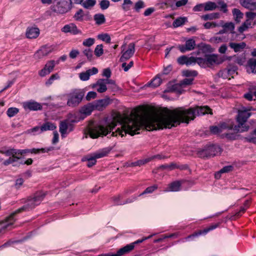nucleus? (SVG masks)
Returning a JSON list of instances; mask_svg holds the SVG:
<instances>
[{
	"label": "nucleus",
	"instance_id": "obj_47",
	"mask_svg": "<svg viewBox=\"0 0 256 256\" xmlns=\"http://www.w3.org/2000/svg\"><path fill=\"white\" fill-rule=\"evenodd\" d=\"M94 54L99 57L104 54L103 46L102 44H98L96 46L94 50Z\"/></svg>",
	"mask_w": 256,
	"mask_h": 256
},
{
	"label": "nucleus",
	"instance_id": "obj_51",
	"mask_svg": "<svg viewBox=\"0 0 256 256\" xmlns=\"http://www.w3.org/2000/svg\"><path fill=\"white\" fill-rule=\"evenodd\" d=\"M183 74L186 77H194L198 75V72L194 70H186L184 71Z\"/></svg>",
	"mask_w": 256,
	"mask_h": 256
},
{
	"label": "nucleus",
	"instance_id": "obj_37",
	"mask_svg": "<svg viewBox=\"0 0 256 256\" xmlns=\"http://www.w3.org/2000/svg\"><path fill=\"white\" fill-rule=\"evenodd\" d=\"M218 8L217 4L212 2H208L204 4V10L205 11L213 10Z\"/></svg>",
	"mask_w": 256,
	"mask_h": 256
},
{
	"label": "nucleus",
	"instance_id": "obj_19",
	"mask_svg": "<svg viewBox=\"0 0 256 256\" xmlns=\"http://www.w3.org/2000/svg\"><path fill=\"white\" fill-rule=\"evenodd\" d=\"M23 107L26 110H38L42 108L41 104L34 101L26 102L23 103Z\"/></svg>",
	"mask_w": 256,
	"mask_h": 256
},
{
	"label": "nucleus",
	"instance_id": "obj_14",
	"mask_svg": "<svg viewBox=\"0 0 256 256\" xmlns=\"http://www.w3.org/2000/svg\"><path fill=\"white\" fill-rule=\"evenodd\" d=\"M54 48L55 46L54 45L43 46L35 53L34 56L36 58H41L51 53Z\"/></svg>",
	"mask_w": 256,
	"mask_h": 256
},
{
	"label": "nucleus",
	"instance_id": "obj_40",
	"mask_svg": "<svg viewBox=\"0 0 256 256\" xmlns=\"http://www.w3.org/2000/svg\"><path fill=\"white\" fill-rule=\"evenodd\" d=\"M96 4V0H86L84 2H82V6L86 9L92 8Z\"/></svg>",
	"mask_w": 256,
	"mask_h": 256
},
{
	"label": "nucleus",
	"instance_id": "obj_15",
	"mask_svg": "<svg viewBox=\"0 0 256 256\" xmlns=\"http://www.w3.org/2000/svg\"><path fill=\"white\" fill-rule=\"evenodd\" d=\"M56 65L55 61L54 60L48 61L45 64L44 68L38 72V74L44 77L50 74L54 70Z\"/></svg>",
	"mask_w": 256,
	"mask_h": 256
},
{
	"label": "nucleus",
	"instance_id": "obj_27",
	"mask_svg": "<svg viewBox=\"0 0 256 256\" xmlns=\"http://www.w3.org/2000/svg\"><path fill=\"white\" fill-rule=\"evenodd\" d=\"M108 101L107 100L103 99L98 100L93 104L95 110H102L108 104Z\"/></svg>",
	"mask_w": 256,
	"mask_h": 256
},
{
	"label": "nucleus",
	"instance_id": "obj_23",
	"mask_svg": "<svg viewBox=\"0 0 256 256\" xmlns=\"http://www.w3.org/2000/svg\"><path fill=\"white\" fill-rule=\"evenodd\" d=\"M182 184L180 181H175L168 185V188L164 190V192H178L180 190Z\"/></svg>",
	"mask_w": 256,
	"mask_h": 256
},
{
	"label": "nucleus",
	"instance_id": "obj_28",
	"mask_svg": "<svg viewBox=\"0 0 256 256\" xmlns=\"http://www.w3.org/2000/svg\"><path fill=\"white\" fill-rule=\"evenodd\" d=\"M136 196H132L130 198H128L126 201L124 202H118L116 201V198H122V196L121 195H118L117 196H114L112 199L114 200V204L116 205H122L124 204H126L130 203L134 201L136 199Z\"/></svg>",
	"mask_w": 256,
	"mask_h": 256
},
{
	"label": "nucleus",
	"instance_id": "obj_20",
	"mask_svg": "<svg viewBox=\"0 0 256 256\" xmlns=\"http://www.w3.org/2000/svg\"><path fill=\"white\" fill-rule=\"evenodd\" d=\"M98 72V68L94 67L92 69L87 70L86 72L80 73L79 77L82 80L86 81L90 78V76L96 74Z\"/></svg>",
	"mask_w": 256,
	"mask_h": 256
},
{
	"label": "nucleus",
	"instance_id": "obj_46",
	"mask_svg": "<svg viewBox=\"0 0 256 256\" xmlns=\"http://www.w3.org/2000/svg\"><path fill=\"white\" fill-rule=\"evenodd\" d=\"M19 112V110L16 108H8L6 112L8 117L12 118L16 114Z\"/></svg>",
	"mask_w": 256,
	"mask_h": 256
},
{
	"label": "nucleus",
	"instance_id": "obj_53",
	"mask_svg": "<svg viewBox=\"0 0 256 256\" xmlns=\"http://www.w3.org/2000/svg\"><path fill=\"white\" fill-rule=\"evenodd\" d=\"M98 38L99 39L102 41L106 42L107 43H110V37L107 34H100L98 35Z\"/></svg>",
	"mask_w": 256,
	"mask_h": 256
},
{
	"label": "nucleus",
	"instance_id": "obj_4",
	"mask_svg": "<svg viewBox=\"0 0 256 256\" xmlns=\"http://www.w3.org/2000/svg\"><path fill=\"white\" fill-rule=\"evenodd\" d=\"M84 96L82 90L76 89L68 94L67 105L71 108H74L79 105Z\"/></svg>",
	"mask_w": 256,
	"mask_h": 256
},
{
	"label": "nucleus",
	"instance_id": "obj_10",
	"mask_svg": "<svg viewBox=\"0 0 256 256\" xmlns=\"http://www.w3.org/2000/svg\"><path fill=\"white\" fill-rule=\"evenodd\" d=\"M122 56L120 59L121 62H124L130 59L134 55L135 52V44L134 43H130L127 48H126V44H124L121 46Z\"/></svg>",
	"mask_w": 256,
	"mask_h": 256
},
{
	"label": "nucleus",
	"instance_id": "obj_18",
	"mask_svg": "<svg viewBox=\"0 0 256 256\" xmlns=\"http://www.w3.org/2000/svg\"><path fill=\"white\" fill-rule=\"evenodd\" d=\"M233 126H228L226 123H222L218 126H212L210 127V131L213 134H219L224 130H233Z\"/></svg>",
	"mask_w": 256,
	"mask_h": 256
},
{
	"label": "nucleus",
	"instance_id": "obj_30",
	"mask_svg": "<svg viewBox=\"0 0 256 256\" xmlns=\"http://www.w3.org/2000/svg\"><path fill=\"white\" fill-rule=\"evenodd\" d=\"M248 65L246 68L248 73L256 72V59L251 58L248 61Z\"/></svg>",
	"mask_w": 256,
	"mask_h": 256
},
{
	"label": "nucleus",
	"instance_id": "obj_55",
	"mask_svg": "<svg viewBox=\"0 0 256 256\" xmlns=\"http://www.w3.org/2000/svg\"><path fill=\"white\" fill-rule=\"evenodd\" d=\"M198 59H200V58H195L194 56H191L190 58L188 57L186 65L189 66L196 63L198 64Z\"/></svg>",
	"mask_w": 256,
	"mask_h": 256
},
{
	"label": "nucleus",
	"instance_id": "obj_59",
	"mask_svg": "<svg viewBox=\"0 0 256 256\" xmlns=\"http://www.w3.org/2000/svg\"><path fill=\"white\" fill-rule=\"evenodd\" d=\"M188 57L186 56H182L178 57L177 59V62L180 64H186Z\"/></svg>",
	"mask_w": 256,
	"mask_h": 256
},
{
	"label": "nucleus",
	"instance_id": "obj_54",
	"mask_svg": "<svg viewBox=\"0 0 256 256\" xmlns=\"http://www.w3.org/2000/svg\"><path fill=\"white\" fill-rule=\"evenodd\" d=\"M150 161V158H149L143 159V160H138L134 162L133 163V165L134 166H140Z\"/></svg>",
	"mask_w": 256,
	"mask_h": 256
},
{
	"label": "nucleus",
	"instance_id": "obj_36",
	"mask_svg": "<svg viewBox=\"0 0 256 256\" xmlns=\"http://www.w3.org/2000/svg\"><path fill=\"white\" fill-rule=\"evenodd\" d=\"M232 13L235 20L237 22H239L240 21V20L243 18V14L237 8H234L232 10Z\"/></svg>",
	"mask_w": 256,
	"mask_h": 256
},
{
	"label": "nucleus",
	"instance_id": "obj_5",
	"mask_svg": "<svg viewBox=\"0 0 256 256\" xmlns=\"http://www.w3.org/2000/svg\"><path fill=\"white\" fill-rule=\"evenodd\" d=\"M224 60L216 54H206L204 58H200L198 64L202 68H210L222 63Z\"/></svg>",
	"mask_w": 256,
	"mask_h": 256
},
{
	"label": "nucleus",
	"instance_id": "obj_63",
	"mask_svg": "<svg viewBox=\"0 0 256 256\" xmlns=\"http://www.w3.org/2000/svg\"><path fill=\"white\" fill-rule=\"evenodd\" d=\"M224 134L226 138L230 140H236V135L234 133L224 132Z\"/></svg>",
	"mask_w": 256,
	"mask_h": 256
},
{
	"label": "nucleus",
	"instance_id": "obj_9",
	"mask_svg": "<svg viewBox=\"0 0 256 256\" xmlns=\"http://www.w3.org/2000/svg\"><path fill=\"white\" fill-rule=\"evenodd\" d=\"M54 148L53 147H48L46 148H32V149H24V150H20V149H16L14 150H12L13 153L14 154H17V155H19L21 157L22 156H24L28 153L35 154H38L40 153H46L50 151L54 150Z\"/></svg>",
	"mask_w": 256,
	"mask_h": 256
},
{
	"label": "nucleus",
	"instance_id": "obj_64",
	"mask_svg": "<svg viewBox=\"0 0 256 256\" xmlns=\"http://www.w3.org/2000/svg\"><path fill=\"white\" fill-rule=\"evenodd\" d=\"M246 18L251 21L256 16V13L248 12L246 13Z\"/></svg>",
	"mask_w": 256,
	"mask_h": 256
},
{
	"label": "nucleus",
	"instance_id": "obj_61",
	"mask_svg": "<svg viewBox=\"0 0 256 256\" xmlns=\"http://www.w3.org/2000/svg\"><path fill=\"white\" fill-rule=\"evenodd\" d=\"M96 93L94 92H90L88 93L86 96V99L87 100H90L92 99L96 98Z\"/></svg>",
	"mask_w": 256,
	"mask_h": 256
},
{
	"label": "nucleus",
	"instance_id": "obj_35",
	"mask_svg": "<svg viewBox=\"0 0 256 256\" xmlns=\"http://www.w3.org/2000/svg\"><path fill=\"white\" fill-rule=\"evenodd\" d=\"M94 18V20L96 21V23L98 25H100L104 23L106 21L104 15L102 14H96Z\"/></svg>",
	"mask_w": 256,
	"mask_h": 256
},
{
	"label": "nucleus",
	"instance_id": "obj_44",
	"mask_svg": "<svg viewBox=\"0 0 256 256\" xmlns=\"http://www.w3.org/2000/svg\"><path fill=\"white\" fill-rule=\"evenodd\" d=\"M82 54L87 58V59L88 60L90 61L92 60L93 52L91 49L88 48L84 50Z\"/></svg>",
	"mask_w": 256,
	"mask_h": 256
},
{
	"label": "nucleus",
	"instance_id": "obj_45",
	"mask_svg": "<svg viewBox=\"0 0 256 256\" xmlns=\"http://www.w3.org/2000/svg\"><path fill=\"white\" fill-rule=\"evenodd\" d=\"M220 26L221 24H220V22L218 23L214 22H207L204 24V28L206 29H210L216 27H220Z\"/></svg>",
	"mask_w": 256,
	"mask_h": 256
},
{
	"label": "nucleus",
	"instance_id": "obj_42",
	"mask_svg": "<svg viewBox=\"0 0 256 256\" xmlns=\"http://www.w3.org/2000/svg\"><path fill=\"white\" fill-rule=\"evenodd\" d=\"M231 71L228 68L224 69L218 72V76L223 78L230 79L228 76H230V72Z\"/></svg>",
	"mask_w": 256,
	"mask_h": 256
},
{
	"label": "nucleus",
	"instance_id": "obj_52",
	"mask_svg": "<svg viewBox=\"0 0 256 256\" xmlns=\"http://www.w3.org/2000/svg\"><path fill=\"white\" fill-rule=\"evenodd\" d=\"M158 188L157 186L154 185L147 188L142 193L140 194L139 196H142L146 194H150L154 190Z\"/></svg>",
	"mask_w": 256,
	"mask_h": 256
},
{
	"label": "nucleus",
	"instance_id": "obj_6",
	"mask_svg": "<svg viewBox=\"0 0 256 256\" xmlns=\"http://www.w3.org/2000/svg\"><path fill=\"white\" fill-rule=\"evenodd\" d=\"M12 150H14V148H10L6 150H0V153L9 156L8 158L2 162V164L5 166L12 164L13 166L18 167L22 163L21 156L19 155L18 156L17 154H14V152L13 153Z\"/></svg>",
	"mask_w": 256,
	"mask_h": 256
},
{
	"label": "nucleus",
	"instance_id": "obj_56",
	"mask_svg": "<svg viewBox=\"0 0 256 256\" xmlns=\"http://www.w3.org/2000/svg\"><path fill=\"white\" fill-rule=\"evenodd\" d=\"M193 78H184L180 82V86L182 88H185L186 86H188L192 83Z\"/></svg>",
	"mask_w": 256,
	"mask_h": 256
},
{
	"label": "nucleus",
	"instance_id": "obj_17",
	"mask_svg": "<svg viewBox=\"0 0 256 256\" xmlns=\"http://www.w3.org/2000/svg\"><path fill=\"white\" fill-rule=\"evenodd\" d=\"M62 31L64 33L69 32L74 35L82 34V31L78 28L74 23H70L65 25L62 28Z\"/></svg>",
	"mask_w": 256,
	"mask_h": 256
},
{
	"label": "nucleus",
	"instance_id": "obj_62",
	"mask_svg": "<svg viewBox=\"0 0 256 256\" xmlns=\"http://www.w3.org/2000/svg\"><path fill=\"white\" fill-rule=\"evenodd\" d=\"M232 170H233V166H225L224 168H222L220 170V172H222V173L228 172H230L232 171Z\"/></svg>",
	"mask_w": 256,
	"mask_h": 256
},
{
	"label": "nucleus",
	"instance_id": "obj_38",
	"mask_svg": "<svg viewBox=\"0 0 256 256\" xmlns=\"http://www.w3.org/2000/svg\"><path fill=\"white\" fill-rule=\"evenodd\" d=\"M219 14L218 13H212L202 15L201 18L204 20H212L219 18Z\"/></svg>",
	"mask_w": 256,
	"mask_h": 256
},
{
	"label": "nucleus",
	"instance_id": "obj_29",
	"mask_svg": "<svg viewBox=\"0 0 256 256\" xmlns=\"http://www.w3.org/2000/svg\"><path fill=\"white\" fill-rule=\"evenodd\" d=\"M110 148H105L102 149L94 153L92 156L96 159L103 158L108 155L110 152Z\"/></svg>",
	"mask_w": 256,
	"mask_h": 256
},
{
	"label": "nucleus",
	"instance_id": "obj_26",
	"mask_svg": "<svg viewBox=\"0 0 256 256\" xmlns=\"http://www.w3.org/2000/svg\"><path fill=\"white\" fill-rule=\"evenodd\" d=\"M220 27L224 28L226 32H227L234 33V24L232 22H228L224 23L222 20L220 21Z\"/></svg>",
	"mask_w": 256,
	"mask_h": 256
},
{
	"label": "nucleus",
	"instance_id": "obj_24",
	"mask_svg": "<svg viewBox=\"0 0 256 256\" xmlns=\"http://www.w3.org/2000/svg\"><path fill=\"white\" fill-rule=\"evenodd\" d=\"M40 34V30L37 28H28L26 31V36L28 38H36Z\"/></svg>",
	"mask_w": 256,
	"mask_h": 256
},
{
	"label": "nucleus",
	"instance_id": "obj_2",
	"mask_svg": "<svg viewBox=\"0 0 256 256\" xmlns=\"http://www.w3.org/2000/svg\"><path fill=\"white\" fill-rule=\"evenodd\" d=\"M45 194L42 192L36 193L32 197H30L26 201L25 204L21 208L15 210L8 216V220H10V224H14L16 221L15 216L16 214L24 211H28L34 208L40 204L43 200Z\"/></svg>",
	"mask_w": 256,
	"mask_h": 256
},
{
	"label": "nucleus",
	"instance_id": "obj_34",
	"mask_svg": "<svg viewBox=\"0 0 256 256\" xmlns=\"http://www.w3.org/2000/svg\"><path fill=\"white\" fill-rule=\"evenodd\" d=\"M252 21L248 19L246 20L239 27L238 31L242 33L244 31L246 30L248 28L251 27Z\"/></svg>",
	"mask_w": 256,
	"mask_h": 256
},
{
	"label": "nucleus",
	"instance_id": "obj_7",
	"mask_svg": "<svg viewBox=\"0 0 256 256\" xmlns=\"http://www.w3.org/2000/svg\"><path fill=\"white\" fill-rule=\"evenodd\" d=\"M72 8V4L65 0H56V3L50 7L52 12L57 14H64L68 12Z\"/></svg>",
	"mask_w": 256,
	"mask_h": 256
},
{
	"label": "nucleus",
	"instance_id": "obj_16",
	"mask_svg": "<svg viewBox=\"0 0 256 256\" xmlns=\"http://www.w3.org/2000/svg\"><path fill=\"white\" fill-rule=\"evenodd\" d=\"M196 46L195 40L192 38H190L186 42L185 44L179 45L178 48L182 52L184 53L194 50Z\"/></svg>",
	"mask_w": 256,
	"mask_h": 256
},
{
	"label": "nucleus",
	"instance_id": "obj_32",
	"mask_svg": "<svg viewBox=\"0 0 256 256\" xmlns=\"http://www.w3.org/2000/svg\"><path fill=\"white\" fill-rule=\"evenodd\" d=\"M186 22H187L186 18L180 17L174 21L172 26L174 28H178L184 24Z\"/></svg>",
	"mask_w": 256,
	"mask_h": 256
},
{
	"label": "nucleus",
	"instance_id": "obj_22",
	"mask_svg": "<svg viewBox=\"0 0 256 256\" xmlns=\"http://www.w3.org/2000/svg\"><path fill=\"white\" fill-rule=\"evenodd\" d=\"M73 18L75 20L80 22L90 19L88 13L85 14L82 9L78 10L76 12Z\"/></svg>",
	"mask_w": 256,
	"mask_h": 256
},
{
	"label": "nucleus",
	"instance_id": "obj_12",
	"mask_svg": "<svg viewBox=\"0 0 256 256\" xmlns=\"http://www.w3.org/2000/svg\"><path fill=\"white\" fill-rule=\"evenodd\" d=\"M150 237V236L147 238H143L141 240H138L135 241L134 242L127 244L126 246H124L123 248H120L116 252L118 256H122L134 250L136 244L143 242L144 240L148 239Z\"/></svg>",
	"mask_w": 256,
	"mask_h": 256
},
{
	"label": "nucleus",
	"instance_id": "obj_43",
	"mask_svg": "<svg viewBox=\"0 0 256 256\" xmlns=\"http://www.w3.org/2000/svg\"><path fill=\"white\" fill-rule=\"evenodd\" d=\"M85 158L88 160L87 166L88 167H92L96 162V158L93 156H87Z\"/></svg>",
	"mask_w": 256,
	"mask_h": 256
},
{
	"label": "nucleus",
	"instance_id": "obj_50",
	"mask_svg": "<svg viewBox=\"0 0 256 256\" xmlns=\"http://www.w3.org/2000/svg\"><path fill=\"white\" fill-rule=\"evenodd\" d=\"M94 38H90L84 40L82 42V45L85 46L90 47L94 44Z\"/></svg>",
	"mask_w": 256,
	"mask_h": 256
},
{
	"label": "nucleus",
	"instance_id": "obj_25",
	"mask_svg": "<svg viewBox=\"0 0 256 256\" xmlns=\"http://www.w3.org/2000/svg\"><path fill=\"white\" fill-rule=\"evenodd\" d=\"M230 47L233 49L234 52H238L242 51L246 47V44L244 42L240 43L230 42Z\"/></svg>",
	"mask_w": 256,
	"mask_h": 256
},
{
	"label": "nucleus",
	"instance_id": "obj_58",
	"mask_svg": "<svg viewBox=\"0 0 256 256\" xmlns=\"http://www.w3.org/2000/svg\"><path fill=\"white\" fill-rule=\"evenodd\" d=\"M134 64L133 61H130L128 64L124 62L122 64V66L125 72H127Z\"/></svg>",
	"mask_w": 256,
	"mask_h": 256
},
{
	"label": "nucleus",
	"instance_id": "obj_13",
	"mask_svg": "<svg viewBox=\"0 0 256 256\" xmlns=\"http://www.w3.org/2000/svg\"><path fill=\"white\" fill-rule=\"evenodd\" d=\"M220 224V222L212 224L210 226L204 229L203 230H200L198 231V232H194L192 234H190V235L188 236L184 239L182 240V242H184L185 241L189 240L190 239H192L194 237L199 236L202 234H206L210 231L214 230L216 228H218Z\"/></svg>",
	"mask_w": 256,
	"mask_h": 256
},
{
	"label": "nucleus",
	"instance_id": "obj_1",
	"mask_svg": "<svg viewBox=\"0 0 256 256\" xmlns=\"http://www.w3.org/2000/svg\"><path fill=\"white\" fill-rule=\"evenodd\" d=\"M206 114H212V110L208 106H196L188 109L179 108L172 110H168L164 114H153L146 118L140 116L138 112H132L130 116H125L122 118L119 115L117 119L113 118L106 125H102V136L110 132L118 122H120V128L112 132L111 136H116L119 135L123 137L127 134L130 136L138 134L139 131L144 128L148 130H153L176 126L180 122L188 124L196 116Z\"/></svg>",
	"mask_w": 256,
	"mask_h": 256
},
{
	"label": "nucleus",
	"instance_id": "obj_48",
	"mask_svg": "<svg viewBox=\"0 0 256 256\" xmlns=\"http://www.w3.org/2000/svg\"><path fill=\"white\" fill-rule=\"evenodd\" d=\"M176 164L175 163H171L170 164H166L160 166L159 168L161 170L167 169L170 170L176 168Z\"/></svg>",
	"mask_w": 256,
	"mask_h": 256
},
{
	"label": "nucleus",
	"instance_id": "obj_3",
	"mask_svg": "<svg viewBox=\"0 0 256 256\" xmlns=\"http://www.w3.org/2000/svg\"><path fill=\"white\" fill-rule=\"evenodd\" d=\"M252 108H242L238 111V114L236 117L238 125L233 126V130L234 133L243 132H247L249 129V126L246 124L248 118L250 116L251 113L250 112Z\"/></svg>",
	"mask_w": 256,
	"mask_h": 256
},
{
	"label": "nucleus",
	"instance_id": "obj_41",
	"mask_svg": "<svg viewBox=\"0 0 256 256\" xmlns=\"http://www.w3.org/2000/svg\"><path fill=\"white\" fill-rule=\"evenodd\" d=\"M162 82V80L161 78L158 76H157L152 80L150 85L152 87L156 88L158 86L161 84Z\"/></svg>",
	"mask_w": 256,
	"mask_h": 256
},
{
	"label": "nucleus",
	"instance_id": "obj_39",
	"mask_svg": "<svg viewBox=\"0 0 256 256\" xmlns=\"http://www.w3.org/2000/svg\"><path fill=\"white\" fill-rule=\"evenodd\" d=\"M254 3V2H252L251 0H243L241 2V4L246 8L253 10Z\"/></svg>",
	"mask_w": 256,
	"mask_h": 256
},
{
	"label": "nucleus",
	"instance_id": "obj_21",
	"mask_svg": "<svg viewBox=\"0 0 256 256\" xmlns=\"http://www.w3.org/2000/svg\"><path fill=\"white\" fill-rule=\"evenodd\" d=\"M92 88H95L97 92L100 93H103L107 90L106 85L104 82V78L98 80L96 84L92 86Z\"/></svg>",
	"mask_w": 256,
	"mask_h": 256
},
{
	"label": "nucleus",
	"instance_id": "obj_33",
	"mask_svg": "<svg viewBox=\"0 0 256 256\" xmlns=\"http://www.w3.org/2000/svg\"><path fill=\"white\" fill-rule=\"evenodd\" d=\"M95 110L93 104H89L87 106H84L82 110V113L86 114V116L90 114L92 110Z\"/></svg>",
	"mask_w": 256,
	"mask_h": 256
},
{
	"label": "nucleus",
	"instance_id": "obj_11",
	"mask_svg": "<svg viewBox=\"0 0 256 256\" xmlns=\"http://www.w3.org/2000/svg\"><path fill=\"white\" fill-rule=\"evenodd\" d=\"M59 127L60 132L62 138H65L68 133L72 132L74 129V125L68 120L61 121Z\"/></svg>",
	"mask_w": 256,
	"mask_h": 256
},
{
	"label": "nucleus",
	"instance_id": "obj_60",
	"mask_svg": "<svg viewBox=\"0 0 256 256\" xmlns=\"http://www.w3.org/2000/svg\"><path fill=\"white\" fill-rule=\"evenodd\" d=\"M144 7V4L142 0H139L136 3L134 6V8L136 12H138L139 10Z\"/></svg>",
	"mask_w": 256,
	"mask_h": 256
},
{
	"label": "nucleus",
	"instance_id": "obj_31",
	"mask_svg": "<svg viewBox=\"0 0 256 256\" xmlns=\"http://www.w3.org/2000/svg\"><path fill=\"white\" fill-rule=\"evenodd\" d=\"M56 128V125L51 122H46L40 126V132L52 130Z\"/></svg>",
	"mask_w": 256,
	"mask_h": 256
},
{
	"label": "nucleus",
	"instance_id": "obj_49",
	"mask_svg": "<svg viewBox=\"0 0 256 256\" xmlns=\"http://www.w3.org/2000/svg\"><path fill=\"white\" fill-rule=\"evenodd\" d=\"M132 4V2L130 0H124L122 8L124 11H128Z\"/></svg>",
	"mask_w": 256,
	"mask_h": 256
},
{
	"label": "nucleus",
	"instance_id": "obj_57",
	"mask_svg": "<svg viewBox=\"0 0 256 256\" xmlns=\"http://www.w3.org/2000/svg\"><path fill=\"white\" fill-rule=\"evenodd\" d=\"M100 4L101 9L103 10H106L110 6V2L108 0H102Z\"/></svg>",
	"mask_w": 256,
	"mask_h": 256
},
{
	"label": "nucleus",
	"instance_id": "obj_8",
	"mask_svg": "<svg viewBox=\"0 0 256 256\" xmlns=\"http://www.w3.org/2000/svg\"><path fill=\"white\" fill-rule=\"evenodd\" d=\"M222 151V150L219 146L211 145L199 151L198 155L200 158H207L219 154Z\"/></svg>",
	"mask_w": 256,
	"mask_h": 256
}]
</instances>
